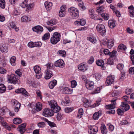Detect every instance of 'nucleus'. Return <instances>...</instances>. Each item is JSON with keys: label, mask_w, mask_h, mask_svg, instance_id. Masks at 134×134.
Instances as JSON below:
<instances>
[{"label": "nucleus", "mask_w": 134, "mask_h": 134, "mask_svg": "<svg viewBox=\"0 0 134 134\" xmlns=\"http://www.w3.org/2000/svg\"><path fill=\"white\" fill-rule=\"evenodd\" d=\"M5 2L4 0H0V8L4 9L5 7Z\"/></svg>", "instance_id": "nucleus-45"}, {"label": "nucleus", "mask_w": 134, "mask_h": 134, "mask_svg": "<svg viewBox=\"0 0 134 134\" xmlns=\"http://www.w3.org/2000/svg\"><path fill=\"white\" fill-rule=\"evenodd\" d=\"M108 24L109 26L111 28H114L116 26L115 21L113 20H109L108 21Z\"/></svg>", "instance_id": "nucleus-28"}, {"label": "nucleus", "mask_w": 134, "mask_h": 134, "mask_svg": "<svg viewBox=\"0 0 134 134\" xmlns=\"http://www.w3.org/2000/svg\"><path fill=\"white\" fill-rule=\"evenodd\" d=\"M83 114V110L82 108L80 109H79L78 113L77 114V116L80 118L82 117V115Z\"/></svg>", "instance_id": "nucleus-42"}, {"label": "nucleus", "mask_w": 134, "mask_h": 134, "mask_svg": "<svg viewBox=\"0 0 134 134\" xmlns=\"http://www.w3.org/2000/svg\"><path fill=\"white\" fill-rule=\"evenodd\" d=\"M78 5L80 8V9L82 10H84L85 9V7L84 6V5L82 2H80L78 4Z\"/></svg>", "instance_id": "nucleus-56"}, {"label": "nucleus", "mask_w": 134, "mask_h": 134, "mask_svg": "<svg viewBox=\"0 0 134 134\" xmlns=\"http://www.w3.org/2000/svg\"><path fill=\"white\" fill-rule=\"evenodd\" d=\"M94 83L93 81H87L86 83V87L88 89L92 90L94 88Z\"/></svg>", "instance_id": "nucleus-15"}, {"label": "nucleus", "mask_w": 134, "mask_h": 134, "mask_svg": "<svg viewBox=\"0 0 134 134\" xmlns=\"http://www.w3.org/2000/svg\"><path fill=\"white\" fill-rule=\"evenodd\" d=\"M132 91V89H127L125 90V93L127 95L130 94Z\"/></svg>", "instance_id": "nucleus-64"}, {"label": "nucleus", "mask_w": 134, "mask_h": 134, "mask_svg": "<svg viewBox=\"0 0 134 134\" xmlns=\"http://www.w3.org/2000/svg\"><path fill=\"white\" fill-rule=\"evenodd\" d=\"M57 83V81L55 80H54L51 81L49 83V87L50 88L52 89L56 85Z\"/></svg>", "instance_id": "nucleus-30"}, {"label": "nucleus", "mask_w": 134, "mask_h": 134, "mask_svg": "<svg viewBox=\"0 0 134 134\" xmlns=\"http://www.w3.org/2000/svg\"><path fill=\"white\" fill-rule=\"evenodd\" d=\"M42 45L41 43L40 42H36L34 43V47H39Z\"/></svg>", "instance_id": "nucleus-57"}, {"label": "nucleus", "mask_w": 134, "mask_h": 134, "mask_svg": "<svg viewBox=\"0 0 134 134\" xmlns=\"http://www.w3.org/2000/svg\"><path fill=\"white\" fill-rule=\"evenodd\" d=\"M45 8L47 10H49L51 9L52 3L51 2L46 1L44 3Z\"/></svg>", "instance_id": "nucleus-24"}, {"label": "nucleus", "mask_w": 134, "mask_h": 134, "mask_svg": "<svg viewBox=\"0 0 134 134\" xmlns=\"http://www.w3.org/2000/svg\"><path fill=\"white\" fill-rule=\"evenodd\" d=\"M101 111H99L98 112L95 113L93 116V118L94 120H96L98 119L99 116L101 115Z\"/></svg>", "instance_id": "nucleus-32"}, {"label": "nucleus", "mask_w": 134, "mask_h": 134, "mask_svg": "<svg viewBox=\"0 0 134 134\" xmlns=\"http://www.w3.org/2000/svg\"><path fill=\"white\" fill-rule=\"evenodd\" d=\"M12 102L14 106V110L16 112H18L20 107V103L18 101L14 99L12 100Z\"/></svg>", "instance_id": "nucleus-9"}, {"label": "nucleus", "mask_w": 134, "mask_h": 134, "mask_svg": "<svg viewBox=\"0 0 134 134\" xmlns=\"http://www.w3.org/2000/svg\"><path fill=\"white\" fill-rule=\"evenodd\" d=\"M105 8L103 5L101 6L100 7H97L96 9V11L98 13H102L104 10Z\"/></svg>", "instance_id": "nucleus-36"}, {"label": "nucleus", "mask_w": 134, "mask_h": 134, "mask_svg": "<svg viewBox=\"0 0 134 134\" xmlns=\"http://www.w3.org/2000/svg\"><path fill=\"white\" fill-rule=\"evenodd\" d=\"M41 119L47 122L51 127H53L56 126V124L55 123L53 122L49 121L46 118L43 117H41Z\"/></svg>", "instance_id": "nucleus-23"}, {"label": "nucleus", "mask_w": 134, "mask_h": 134, "mask_svg": "<svg viewBox=\"0 0 134 134\" xmlns=\"http://www.w3.org/2000/svg\"><path fill=\"white\" fill-rule=\"evenodd\" d=\"M42 109V105L41 103L38 102L36 104V110L37 111H39Z\"/></svg>", "instance_id": "nucleus-37"}, {"label": "nucleus", "mask_w": 134, "mask_h": 134, "mask_svg": "<svg viewBox=\"0 0 134 134\" xmlns=\"http://www.w3.org/2000/svg\"><path fill=\"white\" fill-rule=\"evenodd\" d=\"M108 125L109 126V131L111 132L113 131L114 129V126L110 123L108 124Z\"/></svg>", "instance_id": "nucleus-55"}, {"label": "nucleus", "mask_w": 134, "mask_h": 134, "mask_svg": "<svg viewBox=\"0 0 134 134\" xmlns=\"http://www.w3.org/2000/svg\"><path fill=\"white\" fill-rule=\"evenodd\" d=\"M94 57L93 56H91L90 59L88 61V63L90 64H92L94 62Z\"/></svg>", "instance_id": "nucleus-61"}, {"label": "nucleus", "mask_w": 134, "mask_h": 134, "mask_svg": "<svg viewBox=\"0 0 134 134\" xmlns=\"http://www.w3.org/2000/svg\"><path fill=\"white\" fill-rule=\"evenodd\" d=\"M116 99L113 100H111V102L112 103L111 104L105 105V107L107 109H111L114 108L115 107V105H116V103L115 102Z\"/></svg>", "instance_id": "nucleus-17"}, {"label": "nucleus", "mask_w": 134, "mask_h": 134, "mask_svg": "<svg viewBox=\"0 0 134 134\" xmlns=\"http://www.w3.org/2000/svg\"><path fill=\"white\" fill-rule=\"evenodd\" d=\"M124 67V65L122 64H119L117 66V68L120 70H123Z\"/></svg>", "instance_id": "nucleus-51"}, {"label": "nucleus", "mask_w": 134, "mask_h": 134, "mask_svg": "<svg viewBox=\"0 0 134 134\" xmlns=\"http://www.w3.org/2000/svg\"><path fill=\"white\" fill-rule=\"evenodd\" d=\"M16 57L14 56L12 57L10 59V62L11 65L13 66H14L16 65L15 63Z\"/></svg>", "instance_id": "nucleus-39"}, {"label": "nucleus", "mask_w": 134, "mask_h": 134, "mask_svg": "<svg viewBox=\"0 0 134 134\" xmlns=\"http://www.w3.org/2000/svg\"><path fill=\"white\" fill-rule=\"evenodd\" d=\"M65 7L66 6L65 5H63L60 7L59 13L60 17H62L65 16L66 12Z\"/></svg>", "instance_id": "nucleus-12"}, {"label": "nucleus", "mask_w": 134, "mask_h": 134, "mask_svg": "<svg viewBox=\"0 0 134 134\" xmlns=\"http://www.w3.org/2000/svg\"><path fill=\"white\" fill-rule=\"evenodd\" d=\"M57 23L56 20L54 19H51L48 23V24L49 25L52 26L53 25H55Z\"/></svg>", "instance_id": "nucleus-43"}, {"label": "nucleus", "mask_w": 134, "mask_h": 134, "mask_svg": "<svg viewBox=\"0 0 134 134\" xmlns=\"http://www.w3.org/2000/svg\"><path fill=\"white\" fill-rule=\"evenodd\" d=\"M128 9L129 10V12L130 14V16L131 17H134V7L133 5L129 7Z\"/></svg>", "instance_id": "nucleus-26"}, {"label": "nucleus", "mask_w": 134, "mask_h": 134, "mask_svg": "<svg viewBox=\"0 0 134 134\" xmlns=\"http://www.w3.org/2000/svg\"><path fill=\"white\" fill-rule=\"evenodd\" d=\"M34 70L36 73V77L37 79H40L42 76L41 68L38 65H36L34 68Z\"/></svg>", "instance_id": "nucleus-6"}, {"label": "nucleus", "mask_w": 134, "mask_h": 134, "mask_svg": "<svg viewBox=\"0 0 134 134\" xmlns=\"http://www.w3.org/2000/svg\"><path fill=\"white\" fill-rule=\"evenodd\" d=\"M22 119L20 118H16L14 119L13 120V122L15 124H19L22 122Z\"/></svg>", "instance_id": "nucleus-33"}, {"label": "nucleus", "mask_w": 134, "mask_h": 134, "mask_svg": "<svg viewBox=\"0 0 134 134\" xmlns=\"http://www.w3.org/2000/svg\"><path fill=\"white\" fill-rule=\"evenodd\" d=\"M69 100L68 98H65L62 101L61 103L62 105L64 106H67L69 105Z\"/></svg>", "instance_id": "nucleus-35"}, {"label": "nucleus", "mask_w": 134, "mask_h": 134, "mask_svg": "<svg viewBox=\"0 0 134 134\" xmlns=\"http://www.w3.org/2000/svg\"><path fill=\"white\" fill-rule=\"evenodd\" d=\"M26 124L24 123L18 126L17 128V130L19 131L21 134L24 133L26 131Z\"/></svg>", "instance_id": "nucleus-8"}, {"label": "nucleus", "mask_w": 134, "mask_h": 134, "mask_svg": "<svg viewBox=\"0 0 134 134\" xmlns=\"http://www.w3.org/2000/svg\"><path fill=\"white\" fill-rule=\"evenodd\" d=\"M116 112L118 115L122 116L124 114V111L122 109V110L120 108H118L117 109Z\"/></svg>", "instance_id": "nucleus-49"}, {"label": "nucleus", "mask_w": 134, "mask_h": 134, "mask_svg": "<svg viewBox=\"0 0 134 134\" xmlns=\"http://www.w3.org/2000/svg\"><path fill=\"white\" fill-rule=\"evenodd\" d=\"M60 34L58 32H54L50 39L51 42L53 44H55L60 40Z\"/></svg>", "instance_id": "nucleus-1"}, {"label": "nucleus", "mask_w": 134, "mask_h": 134, "mask_svg": "<svg viewBox=\"0 0 134 134\" xmlns=\"http://www.w3.org/2000/svg\"><path fill=\"white\" fill-rule=\"evenodd\" d=\"M57 28V27L56 26H53V27H47V28L48 30V31L50 32H51L52 31L55 30Z\"/></svg>", "instance_id": "nucleus-63"}, {"label": "nucleus", "mask_w": 134, "mask_h": 134, "mask_svg": "<svg viewBox=\"0 0 134 134\" xmlns=\"http://www.w3.org/2000/svg\"><path fill=\"white\" fill-rule=\"evenodd\" d=\"M43 115L46 117H51L54 115V111L51 109L46 108L43 110Z\"/></svg>", "instance_id": "nucleus-5"}, {"label": "nucleus", "mask_w": 134, "mask_h": 134, "mask_svg": "<svg viewBox=\"0 0 134 134\" xmlns=\"http://www.w3.org/2000/svg\"><path fill=\"white\" fill-rule=\"evenodd\" d=\"M75 25L77 26L84 25L86 23V21L85 20L83 19H80L79 20H76L74 22Z\"/></svg>", "instance_id": "nucleus-19"}, {"label": "nucleus", "mask_w": 134, "mask_h": 134, "mask_svg": "<svg viewBox=\"0 0 134 134\" xmlns=\"http://www.w3.org/2000/svg\"><path fill=\"white\" fill-rule=\"evenodd\" d=\"M77 85V83L75 80L72 81L71 82V87L72 88H74L76 87Z\"/></svg>", "instance_id": "nucleus-54"}, {"label": "nucleus", "mask_w": 134, "mask_h": 134, "mask_svg": "<svg viewBox=\"0 0 134 134\" xmlns=\"http://www.w3.org/2000/svg\"><path fill=\"white\" fill-rule=\"evenodd\" d=\"M33 31L38 34H40L43 31V27L40 25L36 26L32 28Z\"/></svg>", "instance_id": "nucleus-11"}, {"label": "nucleus", "mask_w": 134, "mask_h": 134, "mask_svg": "<svg viewBox=\"0 0 134 134\" xmlns=\"http://www.w3.org/2000/svg\"><path fill=\"white\" fill-rule=\"evenodd\" d=\"M68 10L73 19L77 18L79 17V10L77 9L72 7Z\"/></svg>", "instance_id": "nucleus-3"}, {"label": "nucleus", "mask_w": 134, "mask_h": 134, "mask_svg": "<svg viewBox=\"0 0 134 134\" xmlns=\"http://www.w3.org/2000/svg\"><path fill=\"white\" fill-rule=\"evenodd\" d=\"M1 124L7 130L9 131L11 130V127L4 120L3 122H2Z\"/></svg>", "instance_id": "nucleus-29"}, {"label": "nucleus", "mask_w": 134, "mask_h": 134, "mask_svg": "<svg viewBox=\"0 0 134 134\" xmlns=\"http://www.w3.org/2000/svg\"><path fill=\"white\" fill-rule=\"evenodd\" d=\"M0 50L2 53H6L8 51L7 47L5 44H3L0 47Z\"/></svg>", "instance_id": "nucleus-27"}, {"label": "nucleus", "mask_w": 134, "mask_h": 134, "mask_svg": "<svg viewBox=\"0 0 134 134\" xmlns=\"http://www.w3.org/2000/svg\"><path fill=\"white\" fill-rule=\"evenodd\" d=\"M9 26L10 27L14 29L16 32L18 31L19 29L17 27L13 21L9 23Z\"/></svg>", "instance_id": "nucleus-31"}, {"label": "nucleus", "mask_w": 134, "mask_h": 134, "mask_svg": "<svg viewBox=\"0 0 134 134\" xmlns=\"http://www.w3.org/2000/svg\"><path fill=\"white\" fill-rule=\"evenodd\" d=\"M98 131L97 127L96 126H93L90 128L88 132L91 134H94L96 133Z\"/></svg>", "instance_id": "nucleus-18"}, {"label": "nucleus", "mask_w": 134, "mask_h": 134, "mask_svg": "<svg viewBox=\"0 0 134 134\" xmlns=\"http://www.w3.org/2000/svg\"><path fill=\"white\" fill-rule=\"evenodd\" d=\"M49 104L51 110L54 113H57L60 110V108L59 106L56 101L54 100H51L48 102Z\"/></svg>", "instance_id": "nucleus-2"}, {"label": "nucleus", "mask_w": 134, "mask_h": 134, "mask_svg": "<svg viewBox=\"0 0 134 134\" xmlns=\"http://www.w3.org/2000/svg\"><path fill=\"white\" fill-rule=\"evenodd\" d=\"M114 77L113 76L111 75L108 76L106 81L107 85H109L112 84L114 81Z\"/></svg>", "instance_id": "nucleus-16"}, {"label": "nucleus", "mask_w": 134, "mask_h": 134, "mask_svg": "<svg viewBox=\"0 0 134 134\" xmlns=\"http://www.w3.org/2000/svg\"><path fill=\"white\" fill-rule=\"evenodd\" d=\"M82 101L83 103H84V105L86 107H88L89 105V101L86 98H84L82 99Z\"/></svg>", "instance_id": "nucleus-47"}, {"label": "nucleus", "mask_w": 134, "mask_h": 134, "mask_svg": "<svg viewBox=\"0 0 134 134\" xmlns=\"http://www.w3.org/2000/svg\"><path fill=\"white\" fill-rule=\"evenodd\" d=\"M122 107V109L124 111H126L128 110L130 108V106L129 105L126 104L124 102H122L120 105Z\"/></svg>", "instance_id": "nucleus-20"}, {"label": "nucleus", "mask_w": 134, "mask_h": 134, "mask_svg": "<svg viewBox=\"0 0 134 134\" xmlns=\"http://www.w3.org/2000/svg\"><path fill=\"white\" fill-rule=\"evenodd\" d=\"M65 112L66 113H69L73 110V109L71 108L66 107L65 109Z\"/></svg>", "instance_id": "nucleus-58"}, {"label": "nucleus", "mask_w": 134, "mask_h": 134, "mask_svg": "<svg viewBox=\"0 0 134 134\" xmlns=\"http://www.w3.org/2000/svg\"><path fill=\"white\" fill-rule=\"evenodd\" d=\"M116 52L114 50H113L112 52H109V55L110 57H113L115 55Z\"/></svg>", "instance_id": "nucleus-59"}, {"label": "nucleus", "mask_w": 134, "mask_h": 134, "mask_svg": "<svg viewBox=\"0 0 134 134\" xmlns=\"http://www.w3.org/2000/svg\"><path fill=\"white\" fill-rule=\"evenodd\" d=\"M63 115L60 113H58L57 116V118L58 120L60 121L63 118Z\"/></svg>", "instance_id": "nucleus-53"}, {"label": "nucleus", "mask_w": 134, "mask_h": 134, "mask_svg": "<svg viewBox=\"0 0 134 134\" xmlns=\"http://www.w3.org/2000/svg\"><path fill=\"white\" fill-rule=\"evenodd\" d=\"M58 54L63 57H65L66 56V52L65 51L59 50L58 52Z\"/></svg>", "instance_id": "nucleus-41"}, {"label": "nucleus", "mask_w": 134, "mask_h": 134, "mask_svg": "<svg viewBox=\"0 0 134 134\" xmlns=\"http://www.w3.org/2000/svg\"><path fill=\"white\" fill-rule=\"evenodd\" d=\"M118 49L125 50L126 49V47L125 46L122 44H120L118 47Z\"/></svg>", "instance_id": "nucleus-46"}, {"label": "nucleus", "mask_w": 134, "mask_h": 134, "mask_svg": "<svg viewBox=\"0 0 134 134\" xmlns=\"http://www.w3.org/2000/svg\"><path fill=\"white\" fill-rule=\"evenodd\" d=\"M114 42L113 41L109 40L107 42L108 47L109 48H111L114 45Z\"/></svg>", "instance_id": "nucleus-44"}, {"label": "nucleus", "mask_w": 134, "mask_h": 134, "mask_svg": "<svg viewBox=\"0 0 134 134\" xmlns=\"http://www.w3.org/2000/svg\"><path fill=\"white\" fill-rule=\"evenodd\" d=\"M87 40L90 41L93 44L96 43L97 42L96 38L94 37H87Z\"/></svg>", "instance_id": "nucleus-40"}, {"label": "nucleus", "mask_w": 134, "mask_h": 134, "mask_svg": "<svg viewBox=\"0 0 134 134\" xmlns=\"http://www.w3.org/2000/svg\"><path fill=\"white\" fill-rule=\"evenodd\" d=\"M28 0H24V1L23 2L20 4V5L23 8H25L26 7L27 4V2Z\"/></svg>", "instance_id": "nucleus-48"}, {"label": "nucleus", "mask_w": 134, "mask_h": 134, "mask_svg": "<svg viewBox=\"0 0 134 134\" xmlns=\"http://www.w3.org/2000/svg\"><path fill=\"white\" fill-rule=\"evenodd\" d=\"M8 81L10 83L15 84L18 82V80L16 78V75L14 74H12L8 76Z\"/></svg>", "instance_id": "nucleus-7"}, {"label": "nucleus", "mask_w": 134, "mask_h": 134, "mask_svg": "<svg viewBox=\"0 0 134 134\" xmlns=\"http://www.w3.org/2000/svg\"><path fill=\"white\" fill-rule=\"evenodd\" d=\"M15 92L16 93H22L23 94H24L26 96H27L28 94V93L23 88L18 89L16 90Z\"/></svg>", "instance_id": "nucleus-22"}, {"label": "nucleus", "mask_w": 134, "mask_h": 134, "mask_svg": "<svg viewBox=\"0 0 134 134\" xmlns=\"http://www.w3.org/2000/svg\"><path fill=\"white\" fill-rule=\"evenodd\" d=\"M72 90H71L68 87H66L63 88V93L70 94L72 92Z\"/></svg>", "instance_id": "nucleus-25"}, {"label": "nucleus", "mask_w": 134, "mask_h": 134, "mask_svg": "<svg viewBox=\"0 0 134 134\" xmlns=\"http://www.w3.org/2000/svg\"><path fill=\"white\" fill-rule=\"evenodd\" d=\"M100 90V88L99 87H95L94 88V90L91 93L92 94H94L98 93L99 92Z\"/></svg>", "instance_id": "nucleus-50"}, {"label": "nucleus", "mask_w": 134, "mask_h": 134, "mask_svg": "<svg viewBox=\"0 0 134 134\" xmlns=\"http://www.w3.org/2000/svg\"><path fill=\"white\" fill-rule=\"evenodd\" d=\"M96 28L98 31L101 33L103 36L105 35L106 30L105 26L101 24H98Z\"/></svg>", "instance_id": "nucleus-4"}, {"label": "nucleus", "mask_w": 134, "mask_h": 134, "mask_svg": "<svg viewBox=\"0 0 134 134\" xmlns=\"http://www.w3.org/2000/svg\"><path fill=\"white\" fill-rule=\"evenodd\" d=\"M97 65L99 66H100L102 68L104 64V61L102 60H98L96 62Z\"/></svg>", "instance_id": "nucleus-34"}, {"label": "nucleus", "mask_w": 134, "mask_h": 134, "mask_svg": "<svg viewBox=\"0 0 134 134\" xmlns=\"http://www.w3.org/2000/svg\"><path fill=\"white\" fill-rule=\"evenodd\" d=\"M78 68L79 70L85 71L87 69V66L85 63L83 62L79 65Z\"/></svg>", "instance_id": "nucleus-13"}, {"label": "nucleus", "mask_w": 134, "mask_h": 134, "mask_svg": "<svg viewBox=\"0 0 134 134\" xmlns=\"http://www.w3.org/2000/svg\"><path fill=\"white\" fill-rule=\"evenodd\" d=\"M6 88L3 84H0V93H3L5 92Z\"/></svg>", "instance_id": "nucleus-38"}, {"label": "nucleus", "mask_w": 134, "mask_h": 134, "mask_svg": "<svg viewBox=\"0 0 134 134\" xmlns=\"http://www.w3.org/2000/svg\"><path fill=\"white\" fill-rule=\"evenodd\" d=\"M53 75V74L51 70L48 69L46 70L44 75V78L46 79H50Z\"/></svg>", "instance_id": "nucleus-14"}, {"label": "nucleus", "mask_w": 134, "mask_h": 134, "mask_svg": "<svg viewBox=\"0 0 134 134\" xmlns=\"http://www.w3.org/2000/svg\"><path fill=\"white\" fill-rule=\"evenodd\" d=\"M28 19V17L26 16H23L21 18V20L23 22H26Z\"/></svg>", "instance_id": "nucleus-62"}, {"label": "nucleus", "mask_w": 134, "mask_h": 134, "mask_svg": "<svg viewBox=\"0 0 134 134\" xmlns=\"http://www.w3.org/2000/svg\"><path fill=\"white\" fill-rule=\"evenodd\" d=\"M101 16L105 20H107L109 19V16L108 14L103 13L101 14Z\"/></svg>", "instance_id": "nucleus-52"}, {"label": "nucleus", "mask_w": 134, "mask_h": 134, "mask_svg": "<svg viewBox=\"0 0 134 134\" xmlns=\"http://www.w3.org/2000/svg\"><path fill=\"white\" fill-rule=\"evenodd\" d=\"M89 14L90 18L95 20H96L97 19V16L96 15L94 14V12L93 9H91L89 10Z\"/></svg>", "instance_id": "nucleus-21"}, {"label": "nucleus", "mask_w": 134, "mask_h": 134, "mask_svg": "<svg viewBox=\"0 0 134 134\" xmlns=\"http://www.w3.org/2000/svg\"><path fill=\"white\" fill-rule=\"evenodd\" d=\"M50 34L49 32L46 33L44 35L43 38L44 40H47L49 38Z\"/></svg>", "instance_id": "nucleus-60"}, {"label": "nucleus", "mask_w": 134, "mask_h": 134, "mask_svg": "<svg viewBox=\"0 0 134 134\" xmlns=\"http://www.w3.org/2000/svg\"><path fill=\"white\" fill-rule=\"evenodd\" d=\"M54 65L55 66L63 68L64 66L65 63L62 59H59L54 62Z\"/></svg>", "instance_id": "nucleus-10"}]
</instances>
